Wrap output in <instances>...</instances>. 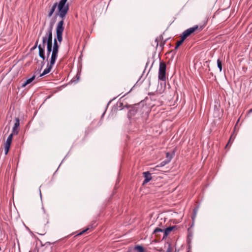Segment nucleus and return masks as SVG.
Returning a JSON list of instances; mask_svg holds the SVG:
<instances>
[{"label":"nucleus","mask_w":252,"mask_h":252,"mask_svg":"<svg viewBox=\"0 0 252 252\" xmlns=\"http://www.w3.org/2000/svg\"><path fill=\"white\" fill-rule=\"evenodd\" d=\"M67 0H61L59 3L55 2L53 5L49 7L47 16L50 18L52 16L58 7V10L55 13L56 16H59L62 20H64L69 9V4L67 3Z\"/></svg>","instance_id":"nucleus-1"},{"label":"nucleus","mask_w":252,"mask_h":252,"mask_svg":"<svg viewBox=\"0 0 252 252\" xmlns=\"http://www.w3.org/2000/svg\"><path fill=\"white\" fill-rule=\"evenodd\" d=\"M53 24H51L47 29V31L45 36L42 37V43L38 46L39 50V56L44 61L46 57L44 54L45 47L46 43H52V30Z\"/></svg>","instance_id":"nucleus-2"},{"label":"nucleus","mask_w":252,"mask_h":252,"mask_svg":"<svg viewBox=\"0 0 252 252\" xmlns=\"http://www.w3.org/2000/svg\"><path fill=\"white\" fill-rule=\"evenodd\" d=\"M63 24L64 21L63 20H61L58 22L56 27V39L60 42H61L63 40V33L64 30V27L63 26Z\"/></svg>","instance_id":"nucleus-3"},{"label":"nucleus","mask_w":252,"mask_h":252,"mask_svg":"<svg viewBox=\"0 0 252 252\" xmlns=\"http://www.w3.org/2000/svg\"><path fill=\"white\" fill-rule=\"evenodd\" d=\"M166 65L165 63L163 62H160L158 74L159 80L162 81L166 80Z\"/></svg>","instance_id":"nucleus-4"},{"label":"nucleus","mask_w":252,"mask_h":252,"mask_svg":"<svg viewBox=\"0 0 252 252\" xmlns=\"http://www.w3.org/2000/svg\"><path fill=\"white\" fill-rule=\"evenodd\" d=\"M59 46L58 44L56 38L54 39L53 46H52V52L50 60L52 62H56L58 57Z\"/></svg>","instance_id":"nucleus-5"},{"label":"nucleus","mask_w":252,"mask_h":252,"mask_svg":"<svg viewBox=\"0 0 252 252\" xmlns=\"http://www.w3.org/2000/svg\"><path fill=\"white\" fill-rule=\"evenodd\" d=\"M140 105L139 104H135L131 106L128 112V116L129 118L135 116L136 114H141V110H140Z\"/></svg>","instance_id":"nucleus-6"},{"label":"nucleus","mask_w":252,"mask_h":252,"mask_svg":"<svg viewBox=\"0 0 252 252\" xmlns=\"http://www.w3.org/2000/svg\"><path fill=\"white\" fill-rule=\"evenodd\" d=\"M198 26H195L193 27L190 28L186 30H185L181 35V38H183V40H185L187 37L190 35L192 33H193L196 30L198 29Z\"/></svg>","instance_id":"nucleus-7"},{"label":"nucleus","mask_w":252,"mask_h":252,"mask_svg":"<svg viewBox=\"0 0 252 252\" xmlns=\"http://www.w3.org/2000/svg\"><path fill=\"white\" fill-rule=\"evenodd\" d=\"M55 63V62H52V61L50 60V63L47 64V68L44 70L43 72L41 74L40 76H42L49 73Z\"/></svg>","instance_id":"nucleus-8"},{"label":"nucleus","mask_w":252,"mask_h":252,"mask_svg":"<svg viewBox=\"0 0 252 252\" xmlns=\"http://www.w3.org/2000/svg\"><path fill=\"white\" fill-rule=\"evenodd\" d=\"M143 175L145 178V180L143 183V184H147L152 179L151 174L148 171L143 172Z\"/></svg>","instance_id":"nucleus-9"},{"label":"nucleus","mask_w":252,"mask_h":252,"mask_svg":"<svg viewBox=\"0 0 252 252\" xmlns=\"http://www.w3.org/2000/svg\"><path fill=\"white\" fill-rule=\"evenodd\" d=\"M176 227L177 226L176 225H174V226H170V227L166 228L164 230L163 238L166 237L167 236V235L170 233V232L172 231L173 230H174L175 228H176Z\"/></svg>","instance_id":"nucleus-10"},{"label":"nucleus","mask_w":252,"mask_h":252,"mask_svg":"<svg viewBox=\"0 0 252 252\" xmlns=\"http://www.w3.org/2000/svg\"><path fill=\"white\" fill-rule=\"evenodd\" d=\"M16 122L14 124V126L12 128V133L14 134H17L18 133V131L17 130V129L19 126L20 123H19V119L18 118H16L15 119Z\"/></svg>","instance_id":"nucleus-11"},{"label":"nucleus","mask_w":252,"mask_h":252,"mask_svg":"<svg viewBox=\"0 0 252 252\" xmlns=\"http://www.w3.org/2000/svg\"><path fill=\"white\" fill-rule=\"evenodd\" d=\"M35 75H33L31 78L28 79L24 83L22 84V88L25 87L27 85L30 84L35 78Z\"/></svg>","instance_id":"nucleus-12"},{"label":"nucleus","mask_w":252,"mask_h":252,"mask_svg":"<svg viewBox=\"0 0 252 252\" xmlns=\"http://www.w3.org/2000/svg\"><path fill=\"white\" fill-rule=\"evenodd\" d=\"M46 44L47 48V56L48 59L51 54V52H52V43H46Z\"/></svg>","instance_id":"nucleus-13"},{"label":"nucleus","mask_w":252,"mask_h":252,"mask_svg":"<svg viewBox=\"0 0 252 252\" xmlns=\"http://www.w3.org/2000/svg\"><path fill=\"white\" fill-rule=\"evenodd\" d=\"M13 134H14L13 133H11L8 136V138H7V140H6L5 145L10 146Z\"/></svg>","instance_id":"nucleus-14"},{"label":"nucleus","mask_w":252,"mask_h":252,"mask_svg":"<svg viewBox=\"0 0 252 252\" xmlns=\"http://www.w3.org/2000/svg\"><path fill=\"white\" fill-rule=\"evenodd\" d=\"M134 250L137 251L138 252H145L143 247L140 245L136 246L134 247Z\"/></svg>","instance_id":"nucleus-15"},{"label":"nucleus","mask_w":252,"mask_h":252,"mask_svg":"<svg viewBox=\"0 0 252 252\" xmlns=\"http://www.w3.org/2000/svg\"><path fill=\"white\" fill-rule=\"evenodd\" d=\"M171 158L170 157L168 159H167L166 160H164V161H162L160 163V165H158L157 167H162L164 165H165L166 164L168 163L170 160H171Z\"/></svg>","instance_id":"nucleus-16"},{"label":"nucleus","mask_w":252,"mask_h":252,"mask_svg":"<svg viewBox=\"0 0 252 252\" xmlns=\"http://www.w3.org/2000/svg\"><path fill=\"white\" fill-rule=\"evenodd\" d=\"M217 66L219 68L220 71L221 72L222 70V63L220 59H218L217 60Z\"/></svg>","instance_id":"nucleus-17"},{"label":"nucleus","mask_w":252,"mask_h":252,"mask_svg":"<svg viewBox=\"0 0 252 252\" xmlns=\"http://www.w3.org/2000/svg\"><path fill=\"white\" fill-rule=\"evenodd\" d=\"M164 232V230L162 229L161 228H159L158 227H157L153 231V234H157L158 232Z\"/></svg>","instance_id":"nucleus-18"},{"label":"nucleus","mask_w":252,"mask_h":252,"mask_svg":"<svg viewBox=\"0 0 252 252\" xmlns=\"http://www.w3.org/2000/svg\"><path fill=\"white\" fill-rule=\"evenodd\" d=\"M184 40H183V38H181V39L177 42L175 49H177L182 44Z\"/></svg>","instance_id":"nucleus-19"},{"label":"nucleus","mask_w":252,"mask_h":252,"mask_svg":"<svg viewBox=\"0 0 252 252\" xmlns=\"http://www.w3.org/2000/svg\"><path fill=\"white\" fill-rule=\"evenodd\" d=\"M10 146H9V145H4V152H5V155H7L8 151H9V148H10Z\"/></svg>","instance_id":"nucleus-20"},{"label":"nucleus","mask_w":252,"mask_h":252,"mask_svg":"<svg viewBox=\"0 0 252 252\" xmlns=\"http://www.w3.org/2000/svg\"><path fill=\"white\" fill-rule=\"evenodd\" d=\"M198 211V208L196 207L195 208H194L193 209V212H194V215L192 217V219L193 220L195 218V217H196V213H197V212Z\"/></svg>","instance_id":"nucleus-21"},{"label":"nucleus","mask_w":252,"mask_h":252,"mask_svg":"<svg viewBox=\"0 0 252 252\" xmlns=\"http://www.w3.org/2000/svg\"><path fill=\"white\" fill-rule=\"evenodd\" d=\"M167 245L168 246V248H167L166 252H171L172 250H171L170 245L169 243H167Z\"/></svg>","instance_id":"nucleus-22"},{"label":"nucleus","mask_w":252,"mask_h":252,"mask_svg":"<svg viewBox=\"0 0 252 252\" xmlns=\"http://www.w3.org/2000/svg\"><path fill=\"white\" fill-rule=\"evenodd\" d=\"M88 230V228H87L85 230H84L83 231H82V232H80L77 235H81V234H82L83 233H85L86 231H87V230Z\"/></svg>","instance_id":"nucleus-23"},{"label":"nucleus","mask_w":252,"mask_h":252,"mask_svg":"<svg viewBox=\"0 0 252 252\" xmlns=\"http://www.w3.org/2000/svg\"><path fill=\"white\" fill-rule=\"evenodd\" d=\"M37 44H38V41H36V42H35V43L34 46H33V49H35V48L37 47Z\"/></svg>","instance_id":"nucleus-24"},{"label":"nucleus","mask_w":252,"mask_h":252,"mask_svg":"<svg viewBox=\"0 0 252 252\" xmlns=\"http://www.w3.org/2000/svg\"><path fill=\"white\" fill-rule=\"evenodd\" d=\"M170 156V154L169 153H166V157L167 158Z\"/></svg>","instance_id":"nucleus-25"},{"label":"nucleus","mask_w":252,"mask_h":252,"mask_svg":"<svg viewBox=\"0 0 252 252\" xmlns=\"http://www.w3.org/2000/svg\"><path fill=\"white\" fill-rule=\"evenodd\" d=\"M39 192H40V197H41V192L40 190H39Z\"/></svg>","instance_id":"nucleus-26"},{"label":"nucleus","mask_w":252,"mask_h":252,"mask_svg":"<svg viewBox=\"0 0 252 252\" xmlns=\"http://www.w3.org/2000/svg\"><path fill=\"white\" fill-rule=\"evenodd\" d=\"M231 140V137H230V138L229 139V142H228V144L229 143V142H230V140Z\"/></svg>","instance_id":"nucleus-27"},{"label":"nucleus","mask_w":252,"mask_h":252,"mask_svg":"<svg viewBox=\"0 0 252 252\" xmlns=\"http://www.w3.org/2000/svg\"><path fill=\"white\" fill-rule=\"evenodd\" d=\"M159 252H163V251H162L161 249H160V250H159Z\"/></svg>","instance_id":"nucleus-28"},{"label":"nucleus","mask_w":252,"mask_h":252,"mask_svg":"<svg viewBox=\"0 0 252 252\" xmlns=\"http://www.w3.org/2000/svg\"><path fill=\"white\" fill-rule=\"evenodd\" d=\"M250 112H252V109L250 110Z\"/></svg>","instance_id":"nucleus-29"}]
</instances>
